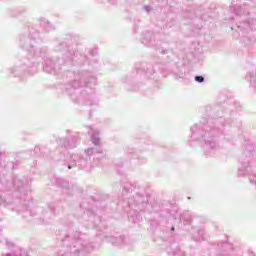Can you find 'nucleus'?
<instances>
[{"label":"nucleus","mask_w":256,"mask_h":256,"mask_svg":"<svg viewBox=\"0 0 256 256\" xmlns=\"http://www.w3.org/2000/svg\"><path fill=\"white\" fill-rule=\"evenodd\" d=\"M195 81H197L198 83H203V81H205V78H203V76H196Z\"/></svg>","instance_id":"1"},{"label":"nucleus","mask_w":256,"mask_h":256,"mask_svg":"<svg viewBox=\"0 0 256 256\" xmlns=\"http://www.w3.org/2000/svg\"><path fill=\"white\" fill-rule=\"evenodd\" d=\"M172 231H175V227H172Z\"/></svg>","instance_id":"2"}]
</instances>
